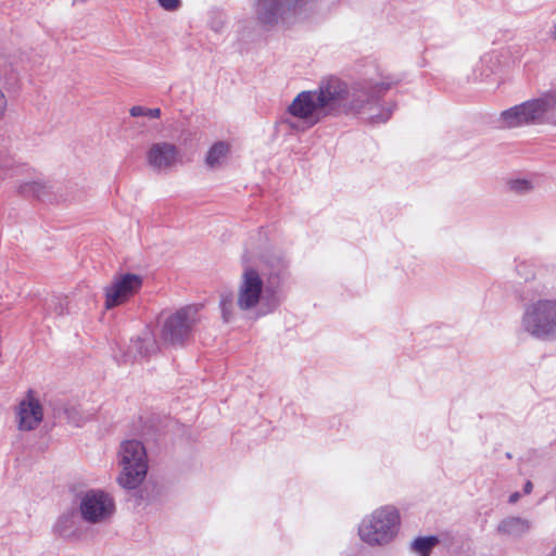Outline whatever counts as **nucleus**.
I'll use <instances>...</instances> for the list:
<instances>
[{
    "mask_svg": "<svg viewBox=\"0 0 556 556\" xmlns=\"http://www.w3.org/2000/svg\"><path fill=\"white\" fill-rule=\"evenodd\" d=\"M268 267L273 265L263 257H255L243 264L236 282L235 295L224 293L219 299L225 323L232 319L236 308L261 317L273 313L279 306L281 294L277 277L267 274Z\"/></svg>",
    "mask_w": 556,
    "mask_h": 556,
    "instance_id": "f257e3e1",
    "label": "nucleus"
},
{
    "mask_svg": "<svg viewBox=\"0 0 556 556\" xmlns=\"http://www.w3.org/2000/svg\"><path fill=\"white\" fill-rule=\"evenodd\" d=\"M199 305H186L174 311L161 313L146 327L141 343L148 349L185 348L191 342L193 332L200 321Z\"/></svg>",
    "mask_w": 556,
    "mask_h": 556,
    "instance_id": "f03ea898",
    "label": "nucleus"
},
{
    "mask_svg": "<svg viewBox=\"0 0 556 556\" xmlns=\"http://www.w3.org/2000/svg\"><path fill=\"white\" fill-rule=\"evenodd\" d=\"M314 91L327 115L343 101L348 103L350 111L363 114L374 123L388 121L392 113L391 108H384L377 113L378 104L368 89L357 87L351 89L346 83L337 77L324 79Z\"/></svg>",
    "mask_w": 556,
    "mask_h": 556,
    "instance_id": "7ed1b4c3",
    "label": "nucleus"
},
{
    "mask_svg": "<svg viewBox=\"0 0 556 556\" xmlns=\"http://www.w3.org/2000/svg\"><path fill=\"white\" fill-rule=\"evenodd\" d=\"M400 526L399 510L393 506H382L363 518L358 535L369 546H386L396 538Z\"/></svg>",
    "mask_w": 556,
    "mask_h": 556,
    "instance_id": "20e7f679",
    "label": "nucleus"
},
{
    "mask_svg": "<svg viewBox=\"0 0 556 556\" xmlns=\"http://www.w3.org/2000/svg\"><path fill=\"white\" fill-rule=\"evenodd\" d=\"M554 110H556V90H549L503 111L500 122L508 128L540 124Z\"/></svg>",
    "mask_w": 556,
    "mask_h": 556,
    "instance_id": "39448f33",
    "label": "nucleus"
},
{
    "mask_svg": "<svg viewBox=\"0 0 556 556\" xmlns=\"http://www.w3.org/2000/svg\"><path fill=\"white\" fill-rule=\"evenodd\" d=\"M522 330L533 338L556 337V300L536 299L526 304L521 316Z\"/></svg>",
    "mask_w": 556,
    "mask_h": 556,
    "instance_id": "423d86ee",
    "label": "nucleus"
},
{
    "mask_svg": "<svg viewBox=\"0 0 556 556\" xmlns=\"http://www.w3.org/2000/svg\"><path fill=\"white\" fill-rule=\"evenodd\" d=\"M325 113L314 90L301 91L288 105L282 123L296 131H305L318 124Z\"/></svg>",
    "mask_w": 556,
    "mask_h": 556,
    "instance_id": "0eeeda50",
    "label": "nucleus"
},
{
    "mask_svg": "<svg viewBox=\"0 0 556 556\" xmlns=\"http://www.w3.org/2000/svg\"><path fill=\"white\" fill-rule=\"evenodd\" d=\"M304 0H255L256 23L266 29L293 23Z\"/></svg>",
    "mask_w": 556,
    "mask_h": 556,
    "instance_id": "6e6552de",
    "label": "nucleus"
},
{
    "mask_svg": "<svg viewBox=\"0 0 556 556\" xmlns=\"http://www.w3.org/2000/svg\"><path fill=\"white\" fill-rule=\"evenodd\" d=\"M119 466V485L128 490L136 489L139 485V441L127 440L122 443Z\"/></svg>",
    "mask_w": 556,
    "mask_h": 556,
    "instance_id": "1a4fd4ad",
    "label": "nucleus"
},
{
    "mask_svg": "<svg viewBox=\"0 0 556 556\" xmlns=\"http://www.w3.org/2000/svg\"><path fill=\"white\" fill-rule=\"evenodd\" d=\"M139 286V276L135 274L115 275L112 282L104 288V307L112 309L123 305L134 296Z\"/></svg>",
    "mask_w": 556,
    "mask_h": 556,
    "instance_id": "9d476101",
    "label": "nucleus"
},
{
    "mask_svg": "<svg viewBox=\"0 0 556 556\" xmlns=\"http://www.w3.org/2000/svg\"><path fill=\"white\" fill-rule=\"evenodd\" d=\"M181 151L173 143L157 142L147 151V163L154 170L168 173L182 164Z\"/></svg>",
    "mask_w": 556,
    "mask_h": 556,
    "instance_id": "9b49d317",
    "label": "nucleus"
},
{
    "mask_svg": "<svg viewBox=\"0 0 556 556\" xmlns=\"http://www.w3.org/2000/svg\"><path fill=\"white\" fill-rule=\"evenodd\" d=\"M80 509L84 519L90 522H98L113 513L114 503L104 492L91 491L83 497Z\"/></svg>",
    "mask_w": 556,
    "mask_h": 556,
    "instance_id": "f8f14e48",
    "label": "nucleus"
},
{
    "mask_svg": "<svg viewBox=\"0 0 556 556\" xmlns=\"http://www.w3.org/2000/svg\"><path fill=\"white\" fill-rule=\"evenodd\" d=\"M18 428L23 431L35 429L42 420V406L35 399L31 390L27 392L26 399L21 401L17 409Z\"/></svg>",
    "mask_w": 556,
    "mask_h": 556,
    "instance_id": "ddd939ff",
    "label": "nucleus"
},
{
    "mask_svg": "<svg viewBox=\"0 0 556 556\" xmlns=\"http://www.w3.org/2000/svg\"><path fill=\"white\" fill-rule=\"evenodd\" d=\"M531 525L528 520L520 517H509L498 525V531L502 534L519 538L528 533Z\"/></svg>",
    "mask_w": 556,
    "mask_h": 556,
    "instance_id": "4468645a",
    "label": "nucleus"
},
{
    "mask_svg": "<svg viewBox=\"0 0 556 556\" xmlns=\"http://www.w3.org/2000/svg\"><path fill=\"white\" fill-rule=\"evenodd\" d=\"M231 146L226 141L215 142L207 151L205 162L210 167H219L228 157Z\"/></svg>",
    "mask_w": 556,
    "mask_h": 556,
    "instance_id": "2eb2a0df",
    "label": "nucleus"
},
{
    "mask_svg": "<svg viewBox=\"0 0 556 556\" xmlns=\"http://www.w3.org/2000/svg\"><path fill=\"white\" fill-rule=\"evenodd\" d=\"M439 543L435 535L419 536L412 543V549L419 556H429L432 548Z\"/></svg>",
    "mask_w": 556,
    "mask_h": 556,
    "instance_id": "dca6fc26",
    "label": "nucleus"
},
{
    "mask_svg": "<svg viewBox=\"0 0 556 556\" xmlns=\"http://www.w3.org/2000/svg\"><path fill=\"white\" fill-rule=\"evenodd\" d=\"M506 186L509 192L516 194H526L532 191L533 189V184L531 182V180L520 177L508 179Z\"/></svg>",
    "mask_w": 556,
    "mask_h": 556,
    "instance_id": "f3484780",
    "label": "nucleus"
},
{
    "mask_svg": "<svg viewBox=\"0 0 556 556\" xmlns=\"http://www.w3.org/2000/svg\"><path fill=\"white\" fill-rule=\"evenodd\" d=\"M45 191V186L38 181L27 182L22 186V192L27 195L40 198Z\"/></svg>",
    "mask_w": 556,
    "mask_h": 556,
    "instance_id": "a211bd4d",
    "label": "nucleus"
},
{
    "mask_svg": "<svg viewBox=\"0 0 556 556\" xmlns=\"http://www.w3.org/2000/svg\"><path fill=\"white\" fill-rule=\"evenodd\" d=\"M157 3L165 11H177L181 5V0H157Z\"/></svg>",
    "mask_w": 556,
    "mask_h": 556,
    "instance_id": "6ab92c4d",
    "label": "nucleus"
},
{
    "mask_svg": "<svg viewBox=\"0 0 556 556\" xmlns=\"http://www.w3.org/2000/svg\"><path fill=\"white\" fill-rule=\"evenodd\" d=\"M7 109H8V100H7V97L3 92V90L0 88V121L3 119V117L5 116Z\"/></svg>",
    "mask_w": 556,
    "mask_h": 556,
    "instance_id": "aec40b11",
    "label": "nucleus"
},
{
    "mask_svg": "<svg viewBox=\"0 0 556 556\" xmlns=\"http://www.w3.org/2000/svg\"><path fill=\"white\" fill-rule=\"evenodd\" d=\"M161 115V110L159 108L154 109H142L141 108V116L149 117V118H159Z\"/></svg>",
    "mask_w": 556,
    "mask_h": 556,
    "instance_id": "412c9836",
    "label": "nucleus"
},
{
    "mask_svg": "<svg viewBox=\"0 0 556 556\" xmlns=\"http://www.w3.org/2000/svg\"><path fill=\"white\" fill-rule=\"evenodd\" d=\"M549 37L556 41V22L552 25L549 29Z\"/></svg>",
    "mask_w": 556,
    "mask_h": 556,
    "instance_id": "4be33fe9",
    "label": "nucleus"
},
{
    "mask_svg": "<svg viewBox=\"0 0 556 556\" xmlns=\"http://www.w3.org/2000/svg\"><path fill=\"white\" fill-rule=\"evenodd\" d=\"M519 500V493L515 492L509 496V503L514 504Z\"/></svg>",
    "mask_w": 556,
    "mask_h": 556,
    "instance_id": "5701e85b",
    "label": "nucleus"
},
{
    "mask_svg": "<svg viewBox=\"0 0 556 556\" xmlns=\"http://www.w3.org/2000/svg\"><path fill=\"white\" fill-rule=\"evenodd\" d=\"M132 116H139V106H132L130 110Z\"/></svg>",
    "mask_w": 556,
    "mask_h": 556,
    "instance_id": "b1692460",
    "label": "nucleus"
},
{
    "mask_svg": "<svg viewBox=\"0 0 556 556\" xmlns=\"http://www.w3.org/2000/svg\"><path fill=\"white\" fill-rule=\"evenodd\" d=\"M532 490V483L530 481H528L525 485V492L526 493H530Z\"/></svg>",
    "mask_w": 556,
    "mask_h": 556,
    "instance_id": "393cba45",
    "label": "nucleus"
},
{
    "mask_svg": "<svg viewBox=\"0 0 556 556\" xmlns=\"http://www.w3.org/2000/svg\"><path fill=\"white\" fill-rule=\"evenodd\" d=\"M551 556H556V544H555V547L553 548V551L551 552Z\"/></svg>",
    "mask_w": 556,
    "mask_h": 556,
    "instance_id": "a878e982",
    "label": "nucleus"
},
{
    "mask_svg": "<svg viewBox=\"0 0 556 556\" xmlns=\"http://www.w3.org/2000/svg\"><path fill=\"white\" fill-rule=\"evenodd\" d=\"M275 263H276V266H279L281 262H280V260H276Z\"/></svg>",
    "mask_w": 556,
    "mask_h": 556,
    "instance_id": "bb28decb",
    "label": "nucleus"
},
{
    "mask_svg": "<svg viewBox=\"0 0 556 556\" xmlns=\"http://www.w3.org/2000/svg\"><path fill=\"white\" fill-rule=\"evenodd\" d=\"M140 468H143V465L141 464L140 465ZM143 473V469H141V475Z\"/></svg>",
    "mask_w": 556,
    "mask_h": 556,
    "instance_id": "cd10ccee",
    "label": "nucleus"
}]
</instances>
